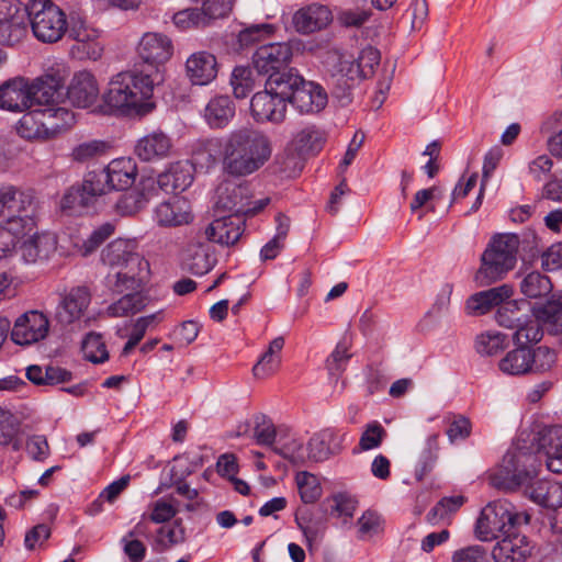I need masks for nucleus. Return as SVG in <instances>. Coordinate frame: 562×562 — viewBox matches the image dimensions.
I'll list each match as a JSON object with an SVG mask.
<instances>
[{"instance_id": "nucleus-1", "label": "nucleus", "mask_w": 562, "mask_h": 562, "mask_svg": "<svg viewBox=\"0 0 562 562\" xmlns=\"http://www.w3.org/2000/svg\"><path fill=\"white\" fill-rule=\"evenodd\" d=\"M223 169L234 177H247L260 170L271 158L270 136L252 127L232 131L222 143Z\"/></svg>"}, {"instance_id": "nucleus-2", "label": "nucleus", "mask_w": 562, "mask_h": 562, "mask_svg": "<svg viewBox=\"0 0 562 562\" xmlns=\"http://www.w3.org/2000/svg\"><path fill=\"white\" fill-rule=\"evenodd\" d=\"M164 80L165 75L158 69L122 71L112 77L102 99L109 111L146 114L151 110L148 100L153 95L154 87Z\"/></svg>"}, {"instance_id": "nucleus-3", "label": "nucleus", "mask_w": 562, "mask_h": 562, "mask_svg": "<svg viewBox=\"0 0 562 562\" xmlns=\"http://www.w3.org/2000/svg\"><path fill=\"white\" fill-rule=\"evenodd\" d=\"M101 259L110 268L105 280L112 292L121 294L143 286L149 265L137 252L134 241L121 238L111 241L102 250Z\"/></svg>"}, {"instance_id": "nucleus-4", "label": "nucleus", "mask_w": 562, "mask_h": 562, "mask_svg": "<svg viewBox=\"0 0 562 562\" xmlns=\"http://www.w3.org/2000/svg\"><path fill=\"white\" fill-rule=\"evenodd\" d=\"M380 59V52L372 46L364 47L357 59L338 50L329 52L326 65L331 71L333 95L342 104H348L351 101V89L355 83L372 76Z\"/></svg>"}, {"instance_id": "nucleus-5", "label": "nucleus", "mask_w": 562, "mask_h": 562, "mask_svg": "<svg viewBox=\"0 0 562 562\" xmlns=\"http://www.w3.org/2000/svg\"><path fill=\"white\" fill-rule=\"evenodd\" d=\"M518 248L517 235H495L481 256V266L474 276L476 284L487 286L504 279L516 266Z\"/></svg>"}, {"instance_id": "nucleus-6", "label": "nucleus", "mask_w": 562, "mask_h": 562, "mask_svg": "<svg viewBox=\"0 0 562 562\" xmlns=\"http://www.w3.org/2000/svg\"><path fill=\"white\" fill-rule=\"evenodd\" d=\"M37 198L31 189L12 184L0 186V223L10 225L14 231L20 227H35Z\"/></svg>"}, {"instance_id": "nucleus-7", "label": "nucleus", "mask_w": 562, "mask_h": 562, "mask_svg": "<svg viewBox=\"0 0 562 562\" xmlns=\"http://www.w3.org/2000/svg\"><path fill=\"white\" fill-rule=\"evenodd\" d=\"M539 467L540 462L533 453L521 449L507 452L499 468L490 475V484L505 492L516 491L538 474Z\"/></svg>"}, {"instance_id": "nucleus-8", "label": "nucleus", "mask_w": 562, "mask_h": 562, "mask_svg": "<svg viewBox=\"0 0 562 562\" xmlns=\"http://www.w3.org/2000/svg\"><path fill=\"white\" fill-rule=\"evenodd\" d=\"M522 519L528 524L529 516L518 514L508 501L498 499L482 509L475 530L481 540L491 541L499 538L502 533L516 530Z\"/></svg>"}, {"instance_id": "nucleus-9", "label": "nucleus", "mask_w": 562, "mask_h": 562, "mask_svg": "<svg viewBox=\"0 0 562 562\" xmlns=\"http://www.w3.org/2000/svg\"><path fill=\"white\" fill-rule=\"evenodd\" d=\"M27 15L33 35L42 43H57L68 30L65 12L50 0H34Z\"/></svg>"}, {"instance_id": "nucleus-10", "label": "nucleus", "mask_w": 562, "mask_h": 562, "mask_svg": "<svg viewBox=\"0 0 562 562\" xmlns=\"http://www.w3.org/2000/svg\"><path fill=\"white\" fill-rule=\"evenodd\" d=\"M555 362V352L546 346H540L537 349L517 346L506 353L498 366L505 374L526 375L548 372Z\"/></svg>"}, {"instance_id": "nucleus-11", "label": "nucleus", "mask_w": 562, "mask_h": 562, "mask_svg": "<svg viewBox=\"0 0 562 562\" xmlns=\"http://www.w3.org/2000/svg\"><path fill=\"white\" fill-rule=\"evenodd\" d=\"M68 36L75 42L70 54L79 60H98L103 54L100 43L101 32L80 16H71L68 23Z\"/></svg>"}, {"instance_id": "nucleus-12", "label": "nucleus", "mask_w": 562, "mask_h": 562, "mask_svg": "<svg viewBox=\"0 0 562 562\" xmlns=\"http://www.w3.org/2000/svg\"><path fill=\"white\" fill-rule=\"evenodd\" d=\"M172 53L171 40L161 33L147 32L137 45V54L145 64L142 70L145 71L158 69L164 74V64L171 58Z\"/></svg>"}, {"instance_id": "nucleus-13", "label": "nucleus", "mask_w": 562, "mask_h": 562, "mask_svg": "<svg viewBox=\"0 0 562 562\" xmlns=\"http://www.w3.org/2000/svg\"><path fill=\"white\" fill-rule=\"evenodd\" d=\"M49 330V321L38 311H29L14 322L11 339L14 344L27 346L43 340Z\"/></svg>"}, {"instance_id": "nucleus-14", "label": "nucleus", "mask_w": 562, "mask_h": 562, "mask_svg": "<svg viewBox=\"0 0 562 562\" xmlns=\"http://www.w3.org/2000/svg\"><path fill=\"white\" fill-rule=\"evenodd\" d=\"M294 43H270L258 47L252 56L254 67L259 74L280 71L291 63Z\"/></svg>"}, {"instance_id": "nucleus-15", "label": "nucleus", "mask_w": 562, "mask_h": 562, "mask_svg": "<svg viewBox=\"0 0 562 562\" xmlns=\"http://www.w3.org/2000/svg\"><path fill=\"white\" fill-rule=\"evenodd\" d=\"M245 229V220L238 214L221 216L212 221L204 228V236L209 241L222 246H233L241 237Z\"/></svg>"}, {"instance_id": "nucleus-16", "label": "nucleus", "mask_w": 562, "mask_h": 562, "mask_svg": "<svg viewBox=\"0 0 562 562\" xmlns=\"http://www.w3.org/2000/svg\"><path fill=\"white\" fill-rule=\"evenodd\" d=\"M286 104L282 98L265 88L252 95L250 112L258 123H281L285 119Z\"/></svg>"}, {"instance_id": "nucleus-17", "label": "nucleus", "mask_w": 562, "mask_h": 562, "mask_svg": "<svg viewBox=\"0 0 562 562\" xmlns=\"http://www.w3.org/2000/svg\"><path fill=\"white\" fill-rule=\"evenodd\" d=\"M64 87V77L57 71L54 74H46L33 82L29 81V99L31 101V109L35 105L50 106L61 95V88Z\"/></svg>"}, {"instance_id": "nucleus-18", "label": "nucleus", "mask_w": 562, "mask_h": 562, "mask_svg": "<svg viewBox=\"0 0 562 562\" xmlns=\"http://www.w3.org/2000/svg\"><path fill=\"white\" fill-rule=\"evenodd\" d=\"M100 89L95 77L87 70L76 72L68 86L67 97L77 108H89L98 100Z\"/></svg>"}, {"instance_id": "nucleus-19", "label": "nucleus", "mask_w": 562, "mask_h": 562, "mask_svg": "<svg viewBox=\"0 0 562 562\" xmlns=\"http://www.w3.org/2000/svg\"><path fill=\"white\" fill-rule=\"evenodd\" d=\"M0 109L13 113L31 109L27 79L14 77L0 85Z\"/></svg>"}, {"instance_id": "nucleus-20", "label": "nucleus", "mask_w": 562, "mask_h": 562, "mask_svg": "<svg viewBox=\"0 0 562 562\" xmlns=\"http://www.w3.org/2000/svg\"><path fill=\"white\" fill-rule=\"evenodd\" d=\"M215 209L240 216L247 215L250 210V193L248 187L234 183L221 184L217 188Z\"/></svg>"}, {"instance_id": "nucleus-21", "label": "nucleus", "mask_w": 562, "mask_h": 562, "mask_svg": "<svg viewBox=\"0 0 562 562\" xmlns=\"http://www.w3.org/2000/svg\"><path fill=\"white\" fill-rule=\"evenodd\" d=\"M91 302V293L87 286L70 289L65 294L56 310V319L63 325H69L79 319Z\"/></svg>"}, {"instance_id": "nucleus-22", "label": "nucleus", "mask_w": 562, "mask_h": 562, "mask_svg": "<svg viewBox=\"0 0 562 562\" xmlns=\"http://www.w3.org/2000/svg\"><path fill=\"white\" fill-rule=\"evenodd\" d=\"M154 218L161 227H176L189 224L193 216L190 203L183 198L175 196L156 206Z\"/></svg>"}, {"instance_id": "nucleus-23", "label": "nucleus", "mask_w": 562, "mask_h": 562, "mask_svg": "<svg viewBox=\"0 0 562 562\" xmlns=\"http://www.w3.org/2000/svg\"><path fill=\"white\" fill-rule=\"evenodd\" d=\"M291 104L301 113H318L327 104V93L321 85L303 78Z\"/></svg>"}, {"instance_id": "nucleus-24", "label": "nucleus", "mask_w": 562, "mask_h": 562, "mask_svg": "<svg viewBox=\"0 0 562 562\" xmlns=\"http://www.w3.org/2000/svg\"><path fill=\"white\" fill-rule=\"evenodd\" d=\"M330 22V10L326 5L317 3L301 8L292 18L293 26L302 34H310L325 29Z\"/></svg>"}, {"instance_id": "nucleus-25", "label": "nucleus", "mask_w": 562, "mask_h": 562, "mask_svg": "<svg viewBox=\"0 0 562 562\" xmlns=\"http://www.w3.org/2000/svg\"><path fill=\"white\" fill-rule=\"evenodd\" d=\"M186 74L193 85L205 86L217 76V61L209 52L192 54L186 63Z\"/></svg>"}, {"instance_id": "nucleus-26", "label": "nucleus", "mask_w": 562, "mask_h": 562, "mask_svg": "<svg viewBox=\"0 0 562 562\" xmlns=\"http://www.w3.org/2000/svg\"><path fill=\"white\" fill-rule=\"evenodd\" d=\"M503 538L494 546L492 557L496 562H515L525 560L530 554V549L525 543L526 538L512 530L502 533Z\"/></svg>"}, {"instance_id": "nucleus-27", "label": "nucleus", "mask_w": 562, "mask_h": 562, "mask_svg": "<svg viewBox=\"0 0 562 562\" xmlns=\"http://www.w3.org/2000/svg\"><path fill=\"white\" fill-rule=\"evenodd\" d=\"M513 288L503 284L471 295L465 304L468 314L483 315L513 295Z\"/></svg>"}, {"instance_id": "nucleus-28", "label": "nucleus", "mask_w": 562, "mask_h": 562, "mask_svg": "<svg viewBox=\"0 0 562 562\" xmlns=\"http://www.w3.org/2000/svg\"><path fill=\"white\" fill-rule=\"evenodd\" d=\"M171 149V138L161 131H155L137 142L135 153L142 160L153 161L168 157Z\"/></svg>"}, {"instance_id": "nucleus-29", "label": "nucleus", "mask_w": 562, "mask_h": 562, "mask_svg": "<svg viewBox=\"0 0 562 562\" xmlns=\"http://www.w3.org/2000/svg\"><path fill=\"white\" fill-rule=\"evenodd\" d=\"M216 259L210 251V247L203 243L188 245L182 255V266L195 276L207 273L215 265Z\"/></svg>"}, {"instance_id": "nucleus-30", "label": "nucleus", "mask_w": 562, "mask_h": 562, "mask_svg": "<svg viewBox=\"0 0 562 562\" xmlns=\"http://www.w3.org/2000/svg\"><path fill=\"white\" fill-rule=\"evenodd\" d=\"M103 172L111 190H125L135 182L137 168L133 159L119 158L112 160Z\"/></svg>"}, {"instance_id": "nucleus-31", "label": "nucleus", "mask_w": 562, "mask_h": 562, "mask_svg": "<svg viewBox=\"0 0 562 562\" xmlns=\"http://www.w3.org/2000/svg\"><path fill=\"white\" fill-rule=\"evenodd\" d=\"M302 79L303 77L296 69L290 68L288 70L270 74L266 80L265 87L268 91H272L278 97L282 98L284 102L291 103L299 85L302 83Z\"/></svg>"}, {"instance_id": "nucleus-32", "label": "nucleus", "mask_w": 562, "mask_h": 562, "mask_svg": "<svg viewBox=\"0 0 562 562\" xmlns=\"http://www.w3.org/2000/svg\"><path fill=\"white\" fill-rule=\"evenodd\" d=\"M526 495L540 506L557 509L562 506V485L548 481L539 480L526 487Z\"/></svg>"}, {"instance_id": "nucleus-33", "label": "nucleus", "mask_w": 562, "mask_h": 562, "mask_svg": "<svg viewBox=\"0 0 562 562\" xmlns=\"http://www.w3.org/2000/svg\"><path fill=\"white\" fill-rule=\"evenodd\" d=\"M55 250L56 240L48 234H34L20 247L21 257L26 263L46 260Z\"/></svg>"}, {"instance_id": "nucleus-34", "label": "nucleus", "mask_w": 562, "mask_h": 562, "mask_svg": "<svg viewBox=\"0 0 562 562\" xmlns=\"http://www.w3.org/2000/svg\"><path fill=\"white\" fill-rule=\"evenodd\" d=\"M192 180L191 167L184 162H176L158 176V187L166 193L176 194L184 191Z\"/></svg>"}, {"instance_id": "nucleus-35", "label": "nucleus", "mask_w": 562, "mask_h": 562, "mask_svg": "<svg viewBox=\"0 0 562 562\" xmlns=\"http://www.w3.org/2000/svg\"><path fill=\"white\" fill-rule=\"evenodd\" d=\"M42 119L44 122V131L46 138H53L60 132L69 128L75 123L74 113L61 106L50 105L47 108H40Z\"/></svg>"}, {"instance_id": "nucleus-36", "label": "nucleus", "mask_w": 562, "mask_h": 562, "mask_svg": "<svg viewBox=\"0 0 562 562\" xmlns=\"http://www.w3.org/2000/svg\"><path fill=\"white\" fill-rule=\"evenodd\" d=\"M284 347V338L276 337L270 341L267 350L260 356L252 368V373L257 379H266L274 374L281 366V351Z\"/></svg>"}, {"instance_id": "nucleus-37", "label": "nucleus", "mask_w": 562, "mask_h": 562, "mask_svg": "<svg viewBox=\"0 0 562 562\" xmlns=\"http://www.w3.org/2000/svg\"><path fill=\"white\" fill-rule=\"evenodd\" d=\"M235 115L234 102L226 95L215 97L205 106L204 117L210 126L222 128Z\"/></svg>"}, {"instance_id": "nucleus-38", "label": "nucleus", "mask_w": 562, "mask_h": 562, "mask_svg": "<svg viewBox=\"0 0 562 562\" xmlns=\"http://www.w3.org/2000/svg\"><path fill=\"white\" fill-rule=\"evenodd\" d=\"M335 441L336 435L329 429L315 434L307 445L308 459L314 462L327 460L339 451V446Z\"/></svg>"}, {"instance_id": "nucleus-39", "label": "nucleus", "mask_w": 562, "mask_h": 562, "mask_svg": "<svg viewBox=\"0 0 562 562\" xmlns=\"http://www.w3.org/2000/svg\"><path fill=\"white\" fill-rule=\"evenodd\" d=\"M18 134L25 139H47L40 109L25 111L16 126Z\"/></svg>"}, {"instance_id": "nucleus-40", "label": "nucleus", "mask_w": 562, "mask_h": 562, "mask_svg": "<svg viewBox=\"0 0 562 562\" xmlns=\"http://www.w3.org/2000/svg\"><path fill=\"white\" fill-rule=\"evenodd\" d=\"M324 143L323 133L315 126H306L297 132L292 140L300 155H313L321 150Z\"/></svg>"}, {"instance_id": "nucleus-41", "label": "nucleus", "mask_w": 562, "mask_h": 562, "mask_svg": "<svg viewBox=\"0 0 562 562\" xmlns=\"http://www.w3.org/2000/svg\"><path fill=\"white\" fill-rule=\"evenodd\" d=\"M533 445L538 452H543L546 458L562 451V426L544 427L537 432Z\"/></svg>"}, {"instance_id": "nucleus-42", "label": "nucleus", "mask_w": 562, "mask_h": 562, "mask_svg": "<svg viewBox=\"0 0 562 562\" xmlns=\"http://www.w3.org/2000/svg\"><path fill=\"white\" fill-rule=\"evenodd\" d=\"M26 34L25 15L0 21V45L15 46L25 38Z\"/></svg>"}, {"instance_id": "nucleus-43", "label": "nucleus", "mask_w": 562, "mask_h": 562, "mask_svg": "<svg viewBox=\"0 0 562 562\" xmlns=\"http://www.w3.org/2000/svg\"><path fill=\"white\" fill-rule=\"evenodd\" d=\"M553 289L549 277L539 271L527 273L520 282V291L530 299L544 297L551 293Z\"/></svg>"}, {"instance_id": "nucleus-44", "label": "nucleus", "mask_w": 562, "mask_h": 562, "mask_svg": "<svg viewBox=\"0 0 562 562\" xmlns=\"http://www.w3.org/2000/svg\"><path fill=\"white\" fill-rule=\"evenodd\" d=\"M542 336L543 331L539 318L527 314L520 326L515 329L513 340L519 347H528V345L539 342Z\"/></svg>"}, {"instance_id": "nucleus-45", "label": "nucleus", "mask_w": 562, "mask_h": 562, "mask_svg": "<svg viewBox=\"0 0 562 562\" xmlns=\"http://www.w3.org/2000/svg\"><path fill=\"white\" fill-rule=\"evenodd\" d=\"M20 422L9 411L0 408V445L12 446V449L20 450L22 443L19 439Z\"/></svg>"}, {"instance_id": "nucleus-46", "label": "nucleus", "mask_w": 562, "mask_h": 562, "mask_svg": "<svg viewBox=\"0 0 562 562\" xmlns=\"http://www.w3.org/2000/svg\"><path fill=\"white\" fill-rule=\"evenodd\" d=\"M133 291V293L125 294L108 307L110 316L124 317L130 314L138 313L146 306V297L137 290Z\"/></svg>"}, {"instance_id": "nucleus-47", "label": "nucleus", "mask_w": 562, "mask_h": 562, "mask_svg": "<svg viewBox=\"0 0 562 562\" xmlns=\"http://www.w3.org/2000/svg\"><path fill=\"white\" fill-rule=\"evenodd\" d=\"M439 451V435L435 434L428 437L426 448L420 454L418 464L416 467L415 475L418 481L432 471L438 459Z\"/></svg>"}, {"instance_id": "nucleus-48", "label": "nucleus", "mask_w": 562, "mask_h": 562, "mask_svg": "<svg viewBox=\"0 0 562 562\" xmlns=\"http://www.w3.org/2000/svg\"><path fill=\"white\" fill-rule=\"evenodd\" d=\"M537 317L543 322L551 334L562 333V294L555 300L548 301Z\"/></svg>"}, {"instance_id": "nucleus-49", "label": "nucleus", "mask_w": 562, "mask_h": 562, "mask_svg": "<svg viewBox=\"0 0 562 562\" xmlns=\"http://www.w3.org/2000/svg\"><path fill=\"white\" fill-rule=\"evenodd\" d=\"M109 144L100 139H89L76 145L71 150V159L77 162H87L103 156Z\"/></svg>"}, {"instance_id": "nucleus-50", "label": "nucleus", "mask_w": 562, "mask_h": 562, "mask_svg": "<svg viewBox=\"0 0 562 562\" xmlns=\"http://www.w3.org/2000/svg\"><path fill=\"white\" fill-rule=\"evenodd\" d=\"M517 301H508L502 304L496 312L495 319L502 327L516 329L526 317Z\"/></svg>"}, {"instance_id": "nucleus-51", "label": "nucleus", "mask_w": 562, "mask_h": 562, "mask_svg": "<svg viewBox=\"0 0 562 562\" xmlns=\"http://www.w3.org/2000/svg\"><path fill=\"white\" fill-rule=\"evenodd\" d=\"M231 86L237 99L246 98L255 88L252 70L245 66L235 67L231 76Z\"/></svg>"}, {"instance_id": "nucleus-52", "label": "nucleus", "mask_w": 562, "mask_h": 562, "mask_svg": "<svg viewBox=\"0 0 562 562\" xmlns=\"http://www.w3.org/2000/svg\"><path fill=\"white\" fill-rule=\"evenodd\" d=\"M296 484L301 499L305 504H313L322 496V487L317 477L308 472H300L296 475Z\"/></svg>"}, {"instance_id": "nucleus-53", "label": "nucleus", "mask_w": 562, "mask_h": 562, "mask_svg": "<svg viewBox=\"0 0 562 562\" xmlns=\"http://www.w3.org/2000/svg\"><path fill=\"white\" fill-rule=\"evenodd\" d=\"M82 351L89 361L93 363H101L109 358L105 345L102 341V337L95 333H89L86 335L82 341Z\"/></svg>"}, {"instance_id": "nucleus-54", "label": "nucleus", "mask_w": 562, "mask_h": 562, "mask_svg": "<svg viewBox=\"0 0 562 562\" xmlns=\"http://www.w3.org/2000/svg\"><path fill=\"white\" fill-rule=\"evenodd\" d=\"M465 502L462 495L441 498L427 514V519L431 524H437L448 515L456 513Z\"/></svg>"}, {"instance_id": "nucleus-55", "label": "nucleus", "mask_w": 562, "mask_h": 562, "mask_svg": "<svg viewBox=\"0 0 562 562\" xmlns=\"http://www.w3.org/2000/svg\"><path fill=\"white\" fill-rule=\"evenodd\" d=\"M79 188L86 196H89L90 203L94 198L105 194L111 190L103 170L100 172H89Z\"/></svg>"}, {"instance_id": "nucleus-56", "label": "nucleus", "mask_w": 562, "mask_h": 562, "mask_svg": "<svg viewBox=\"0 0 562 562\" xmlns=\"http://www.w3.org/2000/svg\"><path fill=\"white\" fill-rule=\"evenodd\" d=\"M184 539V529L180 522H176L173 527H160L156 539V549L158 551H165L172 546L182 543Z\"/></svg>"}, {"instance_id": "nucleus-57", "label": "nucleus", "mask_w": 562, "mask_h": 562, "mask_svg": "<svg viewBox=\"0 0 562 562\" xmlns=\"http://www.w3.org/2000/svg\"><path fill=\"white\" fill-rule=\"evenodd\" d=\"M32 229L18 228L12 229L10 225L0 223V259L9 257L15 249L16 240Z\"/></svg>"}, {"instance_id": "nucleus-58", "label": "nucleus", "mask_w": 562, "mask_h": 562, "mask_svg": "<svg viewBox=\"0 0 562 562\" xmlns=\"http://www.w3.org/2000/svg\"><path fill=\"white\" fill-rule=\"evenodd\" d=\"M255 428L254 436L259 445L271 446L277 436V431L272 422L263 414L254 417Z\"/></svg>"}, {"instance_id": "nucleus-59", "label": "nucleus", "mask_w": 562, "mask_h": 562, "mask_svg": "<svg viewBox=\"0 0 562 562\" xmlns=\"http://www.w3.org/2000/svg\"><path fill=\"white\" fill-rule=\"evenodd\" d=\"M505 335L502 333H485L476 338V350L483 356H493L504 348Z\"/></svg>"}, {"instance_id": "nucleus-60", "label": "nucleus", "mask_w": 562, "mask_h": 562, "mask_svg": "<svg viewBox=\"0 0 562 562\" xmlns=\"http://www.w3.org/2000/svg\"><path fill=\"white\" fill-rule=\"evenodd\" d=\"M89 204V196H86L79 187H71L60 201L61 210L69 215L76 214Z\"/></svg>"}, {"instance_id": "nucleus-61", "label": "nucleus", "mask_w": 562, "mask_h": 562, "mask_svg": "<svg viewBox=\"0 0 562 562\" xmlns=\"http://www.w3.org/2000/svg\"><path fill=\"white\" fill-rule=\"evenodd\" d=\"M147 205L145 198L136 189L124 193L116 203L117 210L124 215H134Z\"/></svg>"}, {"instance_id": "nucleus-62", "label": "nucleus", "mask_w": 562, "mask_h": 562, "mask_svg": "<svg viewBox=\"0 0 562 562\" xmlns=\"http://www.w3.org/2000/svg\"><path fill=\"white\" fill-rule=\"evenodd\" d=\"M173 499L160 498L151 504L149 519L155 524H162L173 518L178 509Z\"/></svg>"}, {"instance_id": "nucleus-63", "label": "nucleus", "mask_w": 562, "mask_h": 562, "mask_svg": "<svg viewBox=\"0 0 562 562\" xmlns=\"http://www.w3.org/2000/svg\"><path fill=\"white\" fill-rule=\"evenodd\" d=\"M386 436L385 429L376 422L369 424L366 430L362 432L359 446L361 450H371L378 448L384 437Z\"/></svg>"}, {"instance_id": "nucleus-64", "label": "nucleus", "mask_w": 562, "mask_h": 562, "mask_svg": "<svg viewBox=\"0 0 562 562\" xmlns=\"http://www.w3.org/2000/svg\"><path fill=\"white\" fill-rule=\"evenodd\" d=\"M114 233V225L104 223L95 228L82 244L83 255L93 252L103 241H105Z\"/></svg>"}]
</instances>
